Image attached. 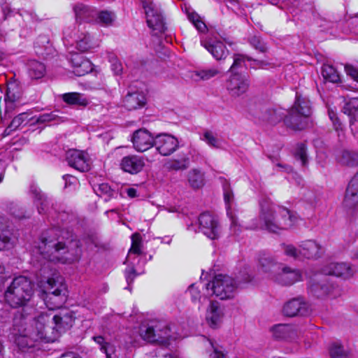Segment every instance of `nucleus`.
Segmentation results:
<instances>
[{"label":"nucleus","mask_w":358,"mask_h":358,"mask_svg":"<svg viewBox=\"0 0 358 358\" xmlns=\"http://www.w3.org/2000/svg\"><path fill=\"white\" fill-rule=\"evenodd\" d=\"M63 329V318L60 315H51L42 313L32 317L17 312L10 329L11 338L15 344L24 350L33 348L36 342L53 343L59 337Z\"/></svg>","instance_id":"f257e3e1"},{"label":"nucleus","mask_w":358,"mask_h":358,"mask_svg":"<svg viewBox=\"0 0 358 358\" xmlns=\"http://www.w3.org/2000/svg\"><path fill=\"white\" fill-rule=\"evenodd\" d=\"M258 220L252 224L255 229H264L271 233H278L292 227L297 217L289 209L275 206L271 201L263 199L259 203Z\"/></svg>","instance_id":"f03ea898"},{"label":"nucleus","mask_w":358,"mask_h":358,"mask_svg":"<svg viewBox=\"0 0 358 358\" xmlns=\"http://www.w3.org/2000/svg\"><path fill=\"white\" fill-rule=\"evenodd\" d=\"M34 294L33 285L29 279L20 275L13 279L4 294L5 302L11 308H17L28 304Z\"/></svg>","instance_id":"7ed1b4c3"},{"label":"nucleus","mask_w":358,"mask_h":358,"mask_svg":"<svg viewBox=\"0 0 358 358\" xmlns=\"http://www.w3.org/2000/svg\"><path fill=\"white\" fill-rule=\"evenodd\" d=\"M140 335L143 340L164 347H168L170 341L176 338L170 326L166 322L159 320H151L143 324L140 327Z\"/></svg>","instance_id":"20e7f679"},{"label":"nucleus","mask_w":358,"mask_h":358,"mask_svg":"<svg viewBox=\"0 0 358 358\" xmlns=\"http://www.w3.org/2000/svg\"><path fill=\"white\" fill-rule=\"evenodd\" d=\"M234 279L227 275H216L211 282L206 284V289L221 300L232 299L238 287Z\"/></svg>","instance_id":"39448f33"},{"label":"nucleus","mask_w":358,"mask_h":358,"mask_svg":"<svg viewBox=\"0 0 358 358\" xmlns=\"http://www.w3.org/2000/svg\"><path fill=\"white\" fill-rule=\"evenodd\" d=\"M38 250L45 259L50 262H62L65 264L67 258L66 257V244L63 242H56L43 238Z\"/></svg>","instance_id":"423d86ee"},{"label":"nucleus","mask_w":358,"mask_h":358,"mask_svg":"<svg viewBox=\"0 0 358 358\" xmlns=\"http://www.w3.org/2000/svg\"><path fill=\"white\" fill-rule=\"evenodd\" d=\"M142 6L146 15L148 26L153 31L155 34L164 33L166 27L162 14L155 8L150 0H141Z\"/></svg>","instance_id":"0eeeda50"},{"label":"nucleus","mask_w":358,"mask_h":358,"mask_svg":"<svg viewBox=\"0 0 358 358\" xmlns=\"http://www.w3.org/2000/svg\"><path fill=\"white\" fill-rule=\"evenodd\" d=\"M334 289L330 284L327 275L322 273L314 275L309 281V290L310 293L317 298H322L329 295Z\"/></svg>","instance_id":"6e6552de"},{"label":"nucleus","mask_w":358,"mask_h":358,"mask_svg":"<svg viewBox=\"0 0 358 358\" xmlns=\"http://www.w3.org/2000/svg\"><path fill=\"white\" fill-rule=\"evenodd\" d=\"M250 82L245 76L234 73L227 80V89L232 96H239L245 93L249 87Z\"/></svg>","instance_id":"1a4fd4ad"},{"label":"nucleus","mask_w":358,"mask_h":358,"mask_svg":"<svg viewBox=\"0 0 358 358\" xmlns=\"http://www.w3.org/2000/svg\"><path fill=\"white\" fill-rule=\"evenodd\" d=\"M201 231L211 240L219 237V224L217 220L209 213H201L199 217Z\"/></svg>","instance_id":"9d476101"},{"label":"nucleus","mask_w":358,"mask_h":358,"mask_svg":"<svg viewBox=\"0 0 358 358\" xmlns=\"http://www.w3.org/2000/svg\"><path fill=\"white\" fill-rule=\"evenodd\" d=\"M155 146L162 155L169 156L177 150L179 146V142L172 135L161 134L155 137Z\"/></svg>","instance_id":"9b49d317"},{"label":"nucleus","mask_w":358,"mask_h":358,"mask_svg":"<svg viewBox=\"0 0 358 358\" xmlns=\"http://www.w3.org/2000/svg\"><path fill=\"white\" fill-rule=\"evenodd\" d=\"M47 283L50 288V290L45 293V297L44 298V301L47 307L50 310L61 308L62 304L66 301L67 296L64 294H62V290L59 288L51 291L55 283L54 279L48 278Z\"/></svg>","instance_id":"f8f14e48"},{"label":"nucleus","mask_w":358,"mask_h":358,"mask_svg":"<svg viewBox=\"0 0 358 358\" xmlns=\"http://www.w3.org/2000/svg\"><path fill=\"white\" fill-rule=\"evenodd\" d=\"M282 263L277 262L271 255L262 252L258 258V271L272 278L274 274L280 268Z\"/></svg>","instance_id":"ddd939ff"},{"label":"nucleus","mask_w":358,"mask_h":358,"mask_svg":"<svg viewBox=\"0 0 358 358\" xmlns=\"http://www.w3.org/2000/svg\"><path fill=\"white\" fill-rule=\"evenodd\" d=\"M131 141L134 149L138 152H145L155 145L154 139L151 134L145 129L136 130L133 134Z\"/></svg>","instance_id":"4468645a"},{"label":"nucleus","mask_w":358,"mask_h":358,"mask_svg":"<svg viewBox=\"0 0 358 358\" xmlns=\"http://www.w3.org/2000/svg\"><path fill=\"white\" fill-rule=\"evenodd\" d=\"M301 278L299 271L281 264L280 268L271 278L282 285H291L299 281Z\"/></svg>","instance_id":"2eb2a0df"},{"label":"nucleus","mask_w":358,"mask_h":358,"mask_svg":"<svg viewBox=\"0 0 358 358\" xmlns=\"http://www.w3.org/2000/svg\"><path fill=\"white\" fill-rule=\"evenodd\" d=\"M322 273L326 275H335L345 279L352 277L355 271L347 263L331 262L322 268Z\"/></svg>","instance_id":"dca6fc26"},{"label":"nucleus","mask_w":358,"mask_h":358,"mask_svg":"<svg viewBox=\"0 0 358 358\" xmlns=\"http://www.w3.org/2000/svg\"><path fill=\"white\" fill-rule=\"evenodd\" d=\"M70 62L72 73L76 76H85L93 69L92 63L80 53H71Z\"/></svg>","instance_id":"f3484780"},{"label":"nucleus","mask_w":358,"mask_h":358,"mask_svg":"<svg viewBox=\"0 0 358 358\" xmlns=\"http://www.w3.org/2000/svg\"><path fill=\"white\" fill-rule=\"evenodd\" d=\"M69 166L80 171H87L90 169L86 153L78 150H69Z\"/></svg>","instance_id":"a211bd4d"},{"label":"nucleus","mask_w":358,"mask_h":358,"mask_svg":"<svg viewBox=\"0 0 358 358\" xmlns=\"http://www.w3.org/2000/svg\"><path fill=\"white\" fill-rule=\"evenodd\" d=\"M255 116L263 122L274 125L281 120H284L285 114L282 109L263 107L259 111L255 113Z\"/></svg>","instance_id":"6ab92c4d"},{"label":"nucleus","mask_w":358,"mask_h":358,"mask_svg":"<svg viewBox=\"0 0 358 358\" xmlns=\"http://www.w3.org/2000/svg\"><path fill=\"white\" fill-rule=\"evenodd\" d=\"M145 162L142 157L138 155H128L124 157L120 162L121 169L130 174H137L142 171Z\"/></svg>","instance_id":"aec40b11"},{"label":"nucleus","mask_w":358,"mask_h":358,"mask_svg":"<svg viewBox=\"0 0 358 358\" xmlns=\"http://www.w3.org/2000/svg\"><path fill=\"white\" fill-rule=\"evenodd\" d=\"M308 312L307 304L301 298H294L289 300L283 307V313L288 317L305 315Z\"/></svg>","instance_id":"412c9836"},{"label":"nucleus","mask_w":358,"mask_h":358,"mask_svg":"<svg viewBox=\"0 0 358 358\" xmlns=\"http://www.w3.org/2000/svg\"><path fill=\"white\" fill-rule=\"evenodd\" d=\"M343 204L348 208H354L358 205V173L348 184Z\"/></svg>","instance_id":"4be33fe9"},{"label":"nucleus","mask_w":358,"mask_h":358,"mask_svg":"<svg viewBox=\"0 0 358 358\" xmlns=\"http://www.w3.org/2000/svg\"><path fill=\"white\" fill-rule=\"evenodd\" d=\"M284 122L287 127L294 130H302L308 124V118L299 114L296 109H290L285 115Z\"/></svg>","instance_id":"5701e85b"},{"label":"nucleus","mask_w":358,"mask_h":358,"mask_svg":"<svg viewBox=\"0 0 358 358\" xmlns=\"http://www.w3.org/2000/svg\"><path fill=\"white\" fill-rule=\"evenodd\" d=\"M224 313L217 301H211L206 312V320L209 325L215 328L222 320Z\"/></svg>","instance_id":"b1692460"},{"label":"nucleus","mask_w":358,"mask_h":358,"mask_svg":"<svg viewBox=\"0 0 358 358\" xmlns=\"http://www.w3.org/2000/svg\"><path fill=\"white\" fill-rule=\"evenodd\" d=\"M201 45L217 60L225 59L229 53V51L224 44L220 41L213 42L212 43L207 41H201Z\"/></svg>","instance_id":"393cba45"},{"label":"nucleus","mask_w":358,"mask_h":358,"mask_svg":"<svg viewBox=\"0 0 358 358\" xmlns=\"http://www.w3.org/2000/svg\"><path fill=\"white\" fill-rule=\"evenodd\" d=\"M77 21L93 22L96 15V10L90 6L78 3L73 7Z\"/></svg>","instance_id":"a878e982"},{"label":"nucleus","mask_w":358,"mask_h":358,"mask_svg":"<svg viewBox=\"0 0 358 358\" xmlns=\"http://www.w3.org/2000/svg\"><path fill=\"white\" fill-rule=\"evenodd\" d=\"M145 104V96L138 92H128L124 99V105L128 110H136Z\"/></svg>","instance_id":"bb28decb"},{"label":"nucleus","mask_w":358,"mask_h":358,"mask_svg":"<svg viewBox=\"0 0 358 358\" xmlns=\"http://www.w3.org/2000/svg\"><path fill=\"white\" fill-rule=\"evenodd\" d=\"M31 192L34 196L35 203L37 206L38 211L40 214H46L50 210V202L48 198L41 192V191L36 186L31 185Z\"/></svg>","instance_id":"cd10ccee"},{"label":"nucleus","mask_w":358,"mask_h":358,"mask_svg":"<svg viewBox=\"0 0 358 358\" xmlns=\"http://www.w3.org/2000/svg\"><path fill=\"white\" fill-rule=\"evenodd\" d=\"M336 160L338 163L348 166H355L358 165V152L343 150L338 151L336 154Z\"/></svg>","instance_id":"c85d7f7f"},{"label":"nucleus","mask_w":358,"mask_h":358,"mask_svg":"<svg viewBox=\"0 0 358 358\" xmlns=\"http://www.w3.org/2000/svg\"><path fill=\"white\" fill-rule=\"evenodd\" d=\"M187 178L189 187L194 189H200L205 184L204 173L200 169H191L188 172Z\"/></svg>","instance_id":"c756f323"},{"label":"nucleus","mask_w":358,"mask_h":358,"mask_svg":"<svg viewBox=\"0 0 358 358\" xmlns=\"http://www.w3.org/2000/svg\"><path fill=\"white\" fill-rule=\"evenodd\" d=\"M246 59L248 61H253L255 62V64L259 67H263L264 66L267 64L266 62L262 60L252 59L251 57H246L243 55L235 54L234 55V62L229 69L231 73H236V70L244 66L245 65Z\"/></svg>","instance_id":"7c9ffc66"},{"label":"nucleus","mask_w":358,"mask_h":358,"mask_svg":"<svg viewBox=\"0 0 358 358\" xmlns=\"http://www.w3.org/2000/svg\"><path fill=\"white\" fill-rule=\"evenodd\" d=\"M301 248L303 250V255L308 258H317L320 256V245L315 241L308 240L304 241Z\"/></svg>","instance_id":"2f4dec72"},{"label":"nucleus","mask_w":358,"mask_h":358,"mask_svg":"<svg viewBox=\"0 0 358 358\" xmlns=\"http://www.w3.org/2000/svg\"><path fill=\"white\" fill-rule=\"evenodd\" d=\"M71 241H69V255L71 257H69V262L78 261L82 254L81 244L79 240L73 235L70 236Z\"/></svg>","instance_id":"473e14b6"},{"label":"nucleus","mask_w":358,"mask_h":358,"mask_svg":"<svg viewBox=\"0 0 358 358\" xmlns=\"http://www.w3.org/2000/svg\"><path fill=\"white\" fill-rule=\"evenodd\" d=\"M291 109H296L297 113L307 118L311 115L310 101L304 98L296 96V99Z\"/></svg>","instance_id":"72a5a7b5"},{"label":"nucleus","mask_w":358,"mask_h":358,"mask_svg":"<svg viewBox=\"0 0 358 358\" xmlns=\"http://www.w3.org/2000/svg\"><path fill=\"white\" fill-rule=\"evenodd\" d=\"M14 244L15 241L11 231L7 228H0V250H9Z\"/></svg>","instance_id":"f704fd0d"},{"label":"nucleus","mask_w":358,"mask_h":358,"mask_svg":"<svg viewBox=\"0 0 358 358\" xmlns=\"http://www.w3.org/2000/svg\"><path fill=\"white\" fill-rule=\"evenodd\" d=\"M29 76L31 79H39L45 73V65L38 61L34 60L29 63Z\"/></svg>","instance_id":"c9c22d12"},{"label":"nucleus","mask_w":358,"mask_h":358,"mask_svg":"<svg viewBox=\"0 0 358 358\" xmlns=\"http://www.w3.org/2000/svg\"><path fill=\"white\" fill-rule=\"evenodd\" d=\"M116 18L115 14L112 11L101 10L96 12V15L93 22L103 26H111Z\"/></svg>","instance_id":"e433bc0d"},{"label":"nucleus","mask_w":358,"mask_h":358,"mask_svg":"<svg viewBox=\"0 0 358 358\" xmlns=\"http://www.w3.org/2000/svg\"><path fill=\"white\" fill-rule=\"evenodd\" d=\"M220 73V71L216 68L198 69L193 72L192 78L195 80H208Z\"/></svg>","instance_id":"4c0bfd02"},{"label":"nucleus","mask_w":358,"mask_h":358,"mask_svg":"<svg viewBox=\"0 0 358 358\" xmlns=\"http://www.w3.org/2000/svg\"><path fill=\"white\" fill-rule=\"evenodd\" d=\"M273 336L276 339H286L291 337L292 332V327L288 324H280L275 325L272 329Z\"/></svg>","instance_id":"58836bf2"},{"label":"nucleus","mask_w":358,"mask_h":358,"mask_svg":"<svg viewBox=\"0 0 358 358\" xmlns=\"http://www.w3.org/2000/svg\"><path fill=\"white\" fill-rule=\"evenodd\" d=\"M94 190L99 196H106L105 201H108L111 198L117 195V192L113 189L107 183H101L94 186Z\"/></svg>","instance_id":"ea45409f"},{"label":"nucleus","mask_w":358,"mask_h":358,"mask_svg":"<svg viewBox=\"0 0 358 358\" xmlns=\"http://www.w3.org/2000/svg\"><path fill=\"white\" fill-rule=\"evenodd\" d=\"M322 74L326 80L334 83L341 81L340 76L336 69L331 65L324 64L322 69Z\"/></svg>","instance_id":"a19ab883"},{"label":"nucleus","mask_w":358,"mask_h":358,"mask_svg":"<svg viewBox=\"0 0 358 358\" xmlns=\"http://www.w3.org/2000/svg\"><path fill=\"white\" fill-rule=\"evenodd\" d=\"M89 104V100L83 94L78 92H69V106L76 105L85 108Z\"/></svg>","instance_id":"79ce46f5"},{"label":"nucleus","mask_w":358,"mask_h":358,"mask_svg":"<svg viewBox=\"0 0 358 358\" xmlns=\"http://www.w3.org/2000/svg\"><path fill=\"white\" fill-rule=\"evenodd\" d=\"M222 189H223V194H224V203L227 206V210L231 208V205L234 202V192L231 188L230 184L229 182L224 179L222 178ZM227 214L229 215V212L227 211Z\"/></svg>","instance_id":"37998d69"},{"label":"nucleus","mask_w":358,"mask_h":358,"mask_svg":"<svg viewBox=\"0 0 358 358\" xmlns=\"http://www.w3.org/2000/svg\"><path fill=\"white\" fill-rule=\"evenodd\" d=\"M59 112L57 110L40 115L36 120V123H46L52 121L57 120L59 122H64V117L59 115Z\"/></svg>","instance_id":"c03bdc74"},{"label":"nucleus","mask_w":358,"mask_h":358,"mask_svg":"<svg viewBox=\"0 0 358 358\" xmlns=\"http://www.w3.org/2000/svg\"><path fill=\"white\" fill-rule=\"evenodd\" d=\"M344 113H348L355 121H358V98L352 99L343 108Z\"/></svg>","instance_id":"a18cd8bd"},{"label":"nucleus","mask_w":358,"mask_h":358,"mask_svg":"<svg viewBox=\"0 0 358 358\" xmlns=\"http://www.w3.org/2000/svg\"><path fill=\"white\" fill-rule=\"evenodd\" d=\"M189 158L185 157L180 159H173L168 163L167 167L169 170L182 171L189 166Z\"/></svg>","instance_id":"49530a36"},{"label":"nucleus","mask_w":358,"mask_h":358,"mask_svg":"<svg viewBox=\"0 0 358 358\" xmlns=\"http://www.w3.org/2000/svg\"><path fill=\"white\" fill-rule=\"evenodd\" d=\"M77 48L82 52H85L92 48L89 34L82 32L76 38Z\"/></svg>","instance_id":"de8ad7c7"},{"label":"nucleus","mask_w":358,"mask_h":358,"mask_svg":"<svg viewBox=\"0 0 358 358\" xmlns=\"http://www.w3.org/2000/svg\"><path fill=\"white\" fill-rule=\"evenodd\" d=\"M19 96L16 94L11 87H8L5 101L6 102V113L12 112L14 110V103L17 101Z\"/></svg>","instance_id":"09e8293b"},{"label":"nucleus","mask_w":358,"mask_h":358,"mask_svg":"<svg viewBox=\"0 0 358 358\" xmlns=\"http://www.w3.org/2000/svg\"><path fill=\"white\" fill-rule=\"evenodd\" d=\"M329 353L331 358H346L347 353L343 347L338 343H334L330 348Z\"/></svg>","instance_id":"8fccbe9b"},{"label":"nucleus","mask_w":358,"mask_h":358,"mask_svg":"<svg viewBox=\"0 0 358 358\" xmlns=\"http://www.w3.org/2000/svg\"><path fill=\"white\" fill-rule=\"evenodd\" d=\"M203 140L210 146L215 148H220V141L210 131H206L203 134Z\"/></svg>","instance_id":"3c124183"},{"label":"nucleus","mask_w":358,"mask_h":358,"mask_svg":"<svg viewBox=\"0 0 358 358\" xmlns=\"http://www.w3.org/2000/svg\"><path fill=\"white\" fill-rule=\"evenodd\" d=\"M28 116L29 115L27 113H22L17 115L13 119L8 128L10 129V130L17 129L24 121L27 120Z\"/></svg>","instance_id":"603ef678"},{"label":"nucleus","mask_w":358,"mask_h":358,"mask_svg":"<svg viewBox=\"0 0 358 358\" xmlns=\"http://www.w3.org/2000/svg\"><path fill=\"white\" fill-rule=\"evenodd\" d=\"M295 157L301 162L303 166H306L308 162L306 155V147L304 144L300 143L297 145Z\"/></svg>","instance_id":"864d4df0"},{"label":"nucleus","mask_w":358,"mask_h":358,"mask_svg":"<svg viewBox=\"0 0 358 358\" xmlns=\"http://www.w3.org/2000/svg\"><path fill=\"white\" fill-rule=\"evenodd\" d=\"M187 292L191 296L192 301L194 303H201V300L202 298L205 299V297H202L200 293V290L198 287L196 286L195 284H192L187 289Z\"/></svg>","instance_id":"5fc2aeb1"},{"label":"nucleus","mask_w":358,"mask_h":358,"mask_svg":"<svg viewBox=\"0 0 358 358\" xmlns=\"http://www.w3.org/2000/svg\"><path fill=\"white\" fill-rule=\"evenodd\" d=\"M131 238H132V244H131V247L129 250V253L140 255L141 252L140 235L138 234H134Z\"/></svg>","instance_id":"6e6d98bb"},{"label":"nucleus","mask_w":358,"mask_h":358,"mask_svg":"<svg viewBox=\"0 0 358 358\" xmlns=\"http://www.w3.org/2000/svg\"><path fill=\"white\" fill-rule=\"evenodd\" d=\"M110 61L111 63V69L114 73L116 75L121 74L123 70L122 63L116 57H111Z\"/></svg>","instance_id":"4d7b16f0"},{"label":"nucleus","mask_w":358,"mask_h":358,"mask_svg":"<svg viewBox=\"0 0 358 358\" xmlns=\"http://www.w3.org/2000/svg\"><path fill=\"white\" fill-rule=\"evenodd\" d=\"M250 44L257 50H259L262 52H264L266 50V47L261 41V40L257 37L253 36L250 39Z\"/></svg>","instance_id":"13d9d810"},{"label":"nucleus","mask_w":358,"mask_h":358,"mask_svg":"<svg viewBox=\"0 0 358 358\" xmlns=\"http://www.w3.org/2000/svg\"><path fill=\"white\" fill-rule=\"evenodd\" d=\"M346 73L350 76L354 80L358 83V69L350 64L345 66Z\"/></svg>","instance_id":"bf43d9fd"},{"label":"nucleus","mask_w":358,"mask_h":358,"mask_svg":"<svg viewBox=\"0 0 358 358\" xmlns=\"http://www.w3.org/2000/svg\"><path fill=\"white\" fill-rule=\"evenodd\" d=\"M284 250L287 255L296 257L298 256L297 249L292 245H284Z\"/></svg>","instance_id":"052dcab7"},{"label":"nucleus","mask_w":358,"mask_h":358,"mask_svg":"<svg viewBox=\"0 0 358 358\" xmlns=\"http://www.w3.org/2000/svg\"><path fill=\"white\" fill-rule=\"evenodd\" d=\"M210 344L213 349V352L210 355V358H224V354L218 350L217 347L214 345V344L210 341Z\"/></svg>","instance_id":"680f3d73"},{"label":"nucleus","mask_w":358,"mask_h":358,"mask_svg":"<svg viewBox=\"0 0 358 358\" xmlns=\"http://www.w3.org/2000/svg\"><path fill=\"white\" fill-rule=\"evenodd\" d=\"M100 350L106 355V358H116L112 355V353L115 351L114 346L112 345L108 347L102 346L100 348Z\"/></svg>","instance_id":"e2e57ef3"},{"label":"nucleus","mask_w":358,"mask_h":358,"mask_svg":"<svg viewBox=\"0 0 358 358\" xmlns=\"http://www.w3.org/2000/svg\"><path fill=\"white\" fill-rule=\"evenodd\" d=\"M126 279L128 285H129L133 281L134 278L136 277V270L134 268L131 269L126 270Z\"/></svg>","instance_id":"0e129e2a"},{"label":"nucleus","mask_w":358,"mask_h":358,"mask_svg":"<svg viewBox=\"0 0 358 358\" xmlns=\"http://www.w3.org/2000/svg\"><path fill=\"white\" fill-rule=\"evenodd\" d=\"M193 24L199 32L203 33L207 30V27L206 24L201 19H199Z\"/></svg>","instance_id":"69168bd1"},{"label":"nucleus","mask_w":358,"mask_h":358,"mask_svg":"<svg viewBox=\"0 0 358 358\" xmlns=\"http://www.w3.org/2000/svg\"><path fill=\"white\" fill-rule=\"evenodd\" d=\"M93 340L99 345H100V348L102 346H110V344L109 343H106L104 341V338L101 336H96L93 337Z\"/></svg>","instance_id":"338daca9"},{"label":"nucleus","mask_w":358,"mask_h":358,"mask_svg":"<svg viewBox=\"0 0 358 358\" xmlns=\"http://www.w3.org/2000/svg\"><path fill=\"white\" fill-rule=\"evenodd\" d=\"M188 18L192 24H194L200 19V17L197 13L193 12L188 13Z\"/></svg>","instance_id":"774afa93"}]
</instances>
